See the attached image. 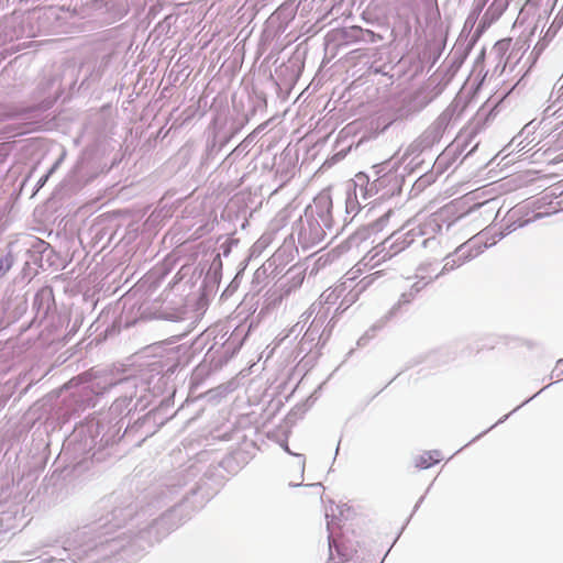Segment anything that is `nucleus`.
Returning <instances> with one entry per match:
<instances>
[{"label":"nucleus","mask_w":563,"mask_h":563,"mask_svg":"<svg viewBox=\"0 0 563 563\" xmlns=\"http://www.w3.org/2000/svg\"><path fill=\"white\" fill-rule=\"evenodd\" d=\"M440 462L439 452H424L416 459V466L419 468H429Z\"/></svg>","instance_id":"1"},{"label":"nucleus","mask_w":563,"mask_h":563,"mask_svg":"<svg viewBox=\"0 0 563 563\" xmlns=\"http://www.w3.org/2000/svg\"><path fill=\"white\" fill-rule=\"evenodd\" d=\"M12 266V258L4 256L0 258V277L3 276Z\"/></svg>","instance_id":"2"}]
</instances>
